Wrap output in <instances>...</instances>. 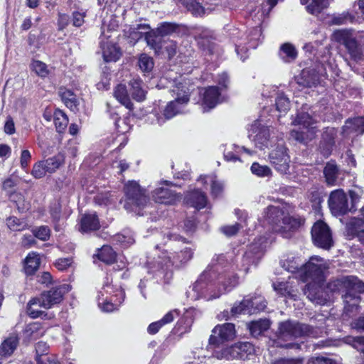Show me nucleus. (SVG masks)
<instances>
[{
    "label": "nucleus",
    "instance_id": "f257e3e1",
    "mask_svg": "<svg viewBox=\"0 0 364 364\" xmlns=\"http://www.w3.org/2000/svg\"><path fill=\"white\" fill-rule=\"evenodd\" d=\"M234 253L221 254L200 274L196 282L190 286L186 294L192 301L204 299L207 301L219 298L221 294L231 291L238 284V277L234 273L238 269L247 273L242 267V262L236 264Z\"/></svg>",
    "mask_w": 364,
    "mask_h": 364
},
{
    "label": "nucleus",
    "instance_id": "f03ea898",
    "mask_svg": "<svg viewBox=\"0 0 364 364\" xmlns=\"http://www.w3.org/2000/svg\"><path fill=\"white\" fill-rule=\"evenodd\" d=\"M284 218L286 215L279 207L269 205L264 210L257 226V232L261 235L247 246L242 257V267L245 271L249 270L250 266L257 264L274 239L273 232H281L287 230Z\"/></svg>",
    "mask_w": 364,
    "mask_h": 364
},
{
    "label": "nucleus",
    "instance_id": "7ed1b4c3",
    "mask_svg": "<svg viewBox=\"0 0 364 364\" xmlns=\"http://www.w3.org/2000/svg\"><path fill=\"white\" fill-rule=\"evenodd\" d=\"M327 289L331 292H341L345 304L343 318H352L358 311L360 294L364 293V283L355 276L342 277L329 282Z\"/></svg>",
    "mask_w": 364,
    "mask_h": 364
},
{
    "label": "nucleus",
    "instance_id": "20e7f679",
    "mask_svg": "<svg viewBox=\"0 0 364 364\" xmlns=\"http://www.w3.org/2000/svg\"><path fill=\"white\" fill-rule=\"evenodd\" d=\"M195 248L193 245L186 246L180 252H175L171 259L167 251L159 252L157 258L147 262L148 273L153 275L157 282L168 283L172 278L171 267L178 266L189 262L193 256Z\"/></svg>",
    "mask_w": 364,
    "mask_h": 364
},
{
    "label": "nucleus",
    "instance_id": "39448f33",
    "mask_svg": "<svg viewBox=\"0 0 364 364\" xmlns=\"http://www.w3.org/2000/svg\"><path fill=\"white\" fill-rule=\"evenodd\" d=\"M281 265L285 270L296 274L302 282H308L309 279L321 281L323 271L326 269L323 259L318 256L311 257L304 263L301 257L291 254L286 259L281 261Z\"/></svg>",
    "mask_w": 364,
    "mask_h": 364
},
{
    "label": "nucleus",
    "instance_id": "423d86ee",
    "mask_svg": "<svg viewBox=\"0 0 364 364\" xmlns=\"http://www.w3.org/2000/svg\"><path fill=\"white\" fill-rule=\"evenodd\" d=\"M305 336L316 337L317 329L307 324L287 320L279 323L274 343L281 348L298 349L301 348V344L294 341Z\"/></svg>",
    "mask_w": 364,
    "mask_h": 364
},
{
    "label": "nucleus",
    "instance_id": "0eeeda50",
    "mask_svg": "<svg viewBox=\"0 0 364 364\" xmlns=\"http://www.w3.org/2000/svg\"><path fill=\"white\" fill-rule=\"evenodd\" d=\"M192 90L190 80L182 76L180 77L179 80L174 81L173 85L171 87V92L175 100L166 105L161 116H159V114L155 115L158 124H162L166 120L182 113L184 107L189 102L190 94Z\"/></svg>",
    "mask_w": 364,
    "mask_h": 364
},
{
    "label": "nucleus",
    "instance_id": "6e6552de",
    "mask_svg": "<svg viewBox=\"0 0 364 364\" xmlns=\"http://www.w3.org/2000/svg\"><path fill=\"white\" fill-rule=\"evenodd\" d=\"M230 36L235 45L237 55L242 61L247 58L249 49H255L263 39L260 26L251 28L246 32L238 28H233Z\"/></svg>",
    "mask_w": 364,
    "mask_h": 364
},
{
    "label": "nucleus",
    "instance_id": "1a4fd4ad",
    "mask_svg": "<svg viewBox=\"0 0 364 364\" xmlns=\"http://www.w3.org/2000/svg\"><path fill=\"white\" fill-rule=\"evenodd\" d=\"M267 307V301L262 295H249L245 296L239 303L235 302L230 311H224L223 318L228 320L230 316H236L240 314H254L264 311Z\"/></svg>",
    "mask_w": 364,
    "mask_h": 364
},
{
    "label": "nucleus",
    "instance_id": "9d476101",
    "mask_svg": "<svg viewBox=\"0 0 364 364\" xmlns=\"http://www.w3.org/2000/svg\"><path fill=\"white\" fill-rule=\"evenodd\" d=\"M124 191L126 196L124 207L127 210H141L146 207L149 201L146 189L141 188L135 181H129L124 186Z\"/></svg>",
    "mask_w": 364,
    "mask_h": 364
},
{
    "label": "nucleus",
    "instance_id": "9b49d317",
    "mask_svg": "<svg viewBox=\"0 0 364 364\" xmlns=\"http://www.w3.org/2000/svg\"><path fill=\"white\" fill-rule=\"evenodd\" d=\"M328 110V107L321 108V105H316L312 109L304 106L298 112L293 124L301 125L303 127V129L308 131L310 127L313 128L311 126L317 122L318 119L325 121L326 119V114Z\"/></svg>",
    "mask_w": 364,
    "mask_h": 364
},
{
    "label": "nucleus",
    "instance_id": "f8f14e48",
    "mask_svg": "<svg viewBox=\"0 0 364 364\" xmlns=\"http://www.w3.org/2000/svg\"><path fill=\"white\" fill-rule=\"evenodd\" d=\"M149 30L150 26L148 24H137L129 28L128 37L135 42L144 37L149 46L154 49L156 53L160 52L162 49L161 38L156 36V32Z\"/></svg>",
    "mask_w": 364,
    "mask_h": 364
},
{
    "label": "nucleus",
    "instance_id": "ddd939ff",
    "mask_svg": "<svg viewBox=\"0 0 364 364\" xmlns=\"http://www.w3.org/2000/svg\"><path fill=\"white\" fill-rule=\"evenodd\" d=\"M333 37L336 42L345 46L353 60L358 61L362 59V48L350 31L338 30L333 33Z\"/></svg>",
    "mask_w": 364,
    "mask_h": 364
},
{
    "label": "nucleus",
    "instance_id": "4468645a",
    "mask_svg": "<svg viewBox=\"0 0 364 364\" xmlns=\"http://www.w3.org/2000/svg\"><path fill=\"white\" fill-rule=\"evenodd\" d=\"M171 186H173V183L171 181H161L157 186L151 192V198L157 203L165 205L175 204L181 199V196L169 188Z\"/></svg>",
    "mask_w": 364,
    "mask_h": 364
},
{
    "label": "nucleus",
    "instance_id": "2eb2a0df",
    "mask_svg": "<svg viewBox=\"0 0 364 364\" xmlns=\"http://www.w3.org/2000/svg\"><path fill=\"white\" fill-rule=\"evenodd\" d=\"M324 282V270L323 271V278L317 282L316 279H309L304 290V294L313 303L324 305L330 299V296L322 286Z\"/></svg>",
    "mask_w": 364,
    "mask_h": 364
},
{
    "label": "nucleus",
    "instance_id": "dca6fc26",
    "mask_svg": "<svg viewBox=\"0 0 364 364\" xmlns=\"http://www.w3.org/2000/svg\"><path fill=\"white\" fill-rule=\"evenodd\" d=\"M271 164L281 174L289 173L290 156L287 153V147L282 143L271 151L269 154Z\"/></svg>",
    "mask_w": 364,
    "mask_h": 364
},
{
    "label": "nucleus",
    "instance_id": "f3484780",
    "mask_svg": "<svg viewBox=\"0 0 364 364\" xmlns=\"http://www.w3.org/2000/svg\"><path fill=\"white\" fill-rule=\"evenodd\" d=\"M71 286L68 284H59L51 287L48 291H43L41 295V302L44 309H50L53 306L60 304L64 295L69 292Z\"/></svg>",
    "mask_w": 364,
    "mask_h": 364
},
{
    "label": "nucleus",
    "instance_id": "a211bd4d",
    "mask_svg": "<svg viewBox=\"0 0 364 364\" xmlns=\"http://www.w3.org/2000/svg\"><path fill=\"white\" fill-rule=\"evenodd\" d=\"M311 236L314 245L328 250L333 245V239L328 226L323 221L316 222L311 229Z\"/></svg>",
    "mask_w": 364,
    "mask_h": 364
},
{
    "label": "nucleus",
    "instance_id": "6ab92c4d",
    "mask_svg": "<svg viewBox=\"0 0 364 364\" xmlns=\"http://www.w3.org/2000/svg\"><path fill=\"white\" fill-rule=\"evenodd\" d=\"M328 205L336 215H343L349 211H353V205L349 207L347 195L342 189H337L331 193Z\"/></svg>",
    "mask_w": 364,
    "mask_h": 364
},
{
    "label": "nucleus",
    "instance_id": "aec40b11",
    "mask_svg": "<svg viewBox=\"0 0 364 364\" xmlns=\"http://www.w3.org/2000/svg\"><path fill=\"white\" fill-rule=\"evenodd\" d=\"M248 136L256 147L261 150L264 149L268 147L270 141L269 127L256 121L251 125Z\"/></svg>",
    "mask_w": 364,
    "mask_h": 364
},
{
    "label": "nucleus",
    "instance_id": "412c9836",
    "mask_svg": "<svg viewBox=\"0 0 364 364\" xmlns=\"http://www.w3.org/2000/svg\"><path fill=\"white\" fill-rule=\"evenodd\" d=\"M235 336V325L232 323H225L217 325L212 331V335L209 338L210 346H219L225 341L232 340Z\"/></svg>",
    "mask_w": 364,
    "mask_h": 364
},
{
    "label": "nucleus",
    "instance_id": "4be33fe9",
    "mask_svg": "<svg viewBox=\"0 0 364 364\" xmlns=\"http://www.w3.org/2000/svg\"><path fill=\"white\" fill-rule=\"evenodd\" d=\"M113 26L111 23L102 27V35L100 36V48L104 61L112 62L114 60V41L112 38Z\"/></svg>",
    "mask_w": 364,
    "mask_h": 364
},
{
    "label": "nucleus",
    "instance_id": "5701e85b",
    "mask_svg": "<svg viewBox=\"0 0 364 364\" xmlns=\"http://www.w3.org/2000/svg\"><path fill=\"white\" fill-rule=\"evenodd\" d=\"M323 174L328 186H339L343 183L346 172L335 161L331 160L326 164Z\"/></svg>",
    "mask_w": 364,
    "mask_h": 364
},
{
    "label": "nucleus",
    "instance_id": "b1692460",
    "mask_svg": "<svg viewBox=\"0 0 364 364\" xmlns=\"http://www.w3.org/2000/svg\"><path fill=\"white\" fill-rule=\"evenodd\" d=\"M341 134L344 138H354L364 134V117L348 118L342 127Z\"/></svg>",
    "mask_w": 364,
    "mask_h": 364
},
{
    "label": "nucleus",
    "instance_id": "393cba45",
    "mask_svg": "<svg viewBox=\"0 0 364 364\" xmlns=\"http://www.w3.org/2000/svg\"><path fill=\"white\" fill-rule=\"evenodd\" d=\"M337 130L333 127H327L322 133L319 144V150L323 156H329L335 146Z\"/></svg>",
    "mask_w": 364,
    "mask_h": 364
},
{
    "label": "nucleus",
    "instance_id": "a878e982",
    "mask_svg": "<svg viewBox=\"0 0 364 364\" xmlns=\"http://www.w3.org/2000/svg\"><path fill=\"white\" fill-rule=\"evenodd\" d=\"M222 100V93L218 86H210L205 89L203 97V112H208L214 108L218 104L220 103Z\"/></svg>",
    "mask_w": 364,
    "mask_h": 364
},
{
    "label": "nucleus",
    "instance_id": "bb28decb",
    "mask_svg": "<svg viewBox=\"0 0 364 364\" xmlns=\"http://www.w3.org/2000/svg\"><path fill=\"white\" fill-rule=\"evenodd\" d=\"M321 75L315 69L305 68L296 77L297 83L303 87H315L321 82Z\"/></svg>",
    "mask_w": 364,
    "mask_h": 364
},
{
    "label": "nucleus",
    "instance_id": "cd10ccee",
    "mask_svg": "<svg viewBox=\"0 0 364 364\" xmlns=\"http://www.w3.org/2000/svg\"><path fill=\"white\" fill-rule=\"evenodd\" d=\"M242 152H245L248 155H252L255 154V151L251 149H249L243 146H240L233 144L230 147L225 149L223 154L224 159L228 162H242V158L240 156Z\"/></svg>",
    "mask_w": 364,
    "mask_h": 364
},
{
    "label": "nucleus",
    "instance_id": "c85d7f7f",
    "mask_svg": "<svg viewBox=\"0 0 364 364\" xmlns=\"http://www.w3.org/2000/svg\"><path fill=\"white\" fill-rule=\"evenodd\" d=\"M19 343V338L16 333H11L5 338L0 345V357L9 358L17 348Z\"/></svg>",
    "mask_w": 364,
    "mask_h": 364
},
{
    "label": "nucleus",
    "instance_id": "c756f323",
    "mask_svg": "<svg viewBox=\"0 0 364 364\" xmlns=\"http://www.w3.org/2000/svg\"><path fill=\"white\" fill-rule=\"evenodd\" d=\"M179 314L178 309L168 311L161 319L150 323L147 328V332L151 335L156 334L164 326L171 323L176 318L178 317Z\"/></svg>",
    "mask_w": 364,
    "mask_h": 364
},
{
    "label": "nucleus",
    "instance_id": "7c9ffc66",
    "mask_svg": "<svg viewBox=\"0 0 364 364\" xmlns=\"http://www.w3.org/2000/svg\"><path fill=\"white\" fill-rule=\"evenodd\" d=\"M186 203L197 210L202 209L207 204L205 194L198 189L188 192L185 198Z\"/></svg>",
    "mask_w": 364,
    "mask_h": 364
},
{
    "label": "nucleus",
    "instance_id": "2f4dec72",
    "mask_svg": "<svg viewBox=\"0 0 364 364\" xmlns=\"http://www.w3.org/2000/svg\"><path fill=\"white\" fill-rule=\"evenodd\" d=\"M59 95L62 101L68 108L74 112L78 110L80 101L76 95L72 90L60 87L59 89Z\"/></svg>",
    "mask_w": 364,
    "mask_h": 364
},
{
    "label": "nucleus",
    "instance_id": "473e14b6",
    "mask_svg": "<svg viewBox=\"0 0 364 364\" xmlns=\"http://www.w3.org/2000/svg\"><path fill=\"white\" fill-rule=\"evenodd\" d=\"M129 85L132 98L139 102L144 101L147 91L143 81L139 78H134L130 81Z\"/></svg>",
    "mask_w": 364,
    "mask_h": 364
},
{
    "label": "nucleus",
    "instance_id": "72a5a7b5",
    "mask_svg": "<svg viewBox=\"0 0 364 364\" xmlns=\"http://www.w3.org/2000/svg\"><path fill=\"white\" fill-rule=\"evenodd\" d=\"M100 222L96 214H85L80 220V231L90 232L99 229Z\"/></svg>",
    "mask_w": 364,
    "mask_h": 364
},
{
    "label": "nucleus",
    "instance_id": "f704fd0d",
    "mask_svg": "<svg viewBox=\"0 0 364 364\" xmlns=\"http://www.w3.org/2000/svg\"><path fill=\"white\" fill-rule=\"evenodd\" d=\"M204 186H210L211 194L217 197L223 189V183L219 181L215 175L200 176L198 181Z\"/></svg>",
    "mask_w": 364,
    "mask_h": 364
},
{
    "label": "nucleus",
    "instance_id": "c9c22d12",
    "mask_svg": "<svg viewBox=\"0 0 364 364\" xmlns=\"http://www.w3.org/2000/svg\"><path fill=\"white\" fill-rule=\"evenodd\" d=\"M272 287L274 290L280 296L296 300V291L289 282L277 281L273 282Z\"/></svg>",
    "mask_w": 364,
    "mask_h": 364
},
{
    "label": "nucleus",
    "instance_id": "e433bc0d",
    "mask_svg": "<svg viewBox=\"0 0 364 364\" xmlns=\"http://www.w3.org/2000/svg\"><path fill=\"white\" fill-rule=\"evenodd\" d=\"M217 348L213 351V356L219 360H234L238 359V351L237 343L226 346L223 348H220L219 346H216Z\"/></svg>",
    "mask_w": 364,
    "mask_h": 364
},
{
    "label": "nucleus",
    "instance_id": "4c0bfd02",
    "mask_svg": "<svg viewBox=\"0 0 364 364\" xmlns=\"http://www.w3.org/2000/svg\"><path fill=\"white\" fill-rule=\"evenodd\" d=\"M279 57L284 63H291L297 58V50L294 45L285 43L280 46Z\"/></svg>",
    "mask_w": 364,
    "mask_h": 364
},
{
    "label": "nucleus",
    "instance_id": "58836bf2",
    "mask_svg": "<svg viewBox=\"0 0 364 364\" xmlns=\"http://www.w3.org/2000/svg\"><path fill=\"white\" fill-rule=\"evenodd\" d=\"M115 98L122 105L124 106L129 111L134 109V105L124 85H118L115 89Z\"/></svg>",
    "mask_w": 364,
    "mask_h": 364
},
{
    "label": "nucleus",
    "instance_id": "ea45409f",
    "mask_svg": "<svg viewBox=\"0 0 364 364\" xmlns=\"http://www.w3.org/2000/svg\"><path fill=\"white\" fill-rule=\"evenodd\" d=\"M129 130V126L126 122L125 119H122L121 118L115 119V131L118 133H120L115 137V141L119 138L120 144L118 146V149H122L124 147L128 141L127 136L124 134Z\"/></svg>",
    "mask_w": 364,
    "mask_h": 364
},
{
    "label": "nucleus",
    "instance_id": "a19ab883",
    "mask_svg": "<svg viewBox=\"0 0 364 364\" xmlns=\"http://www.w3.org/2000/svg\"><path fill=\"white\" fill-rule=\"evenodd\" d=\"M41 308H43L40 297L33 298L27 304L26 311L28 315L33 318H38L43 315L46 316L45 311H41Z\"/></svg>",
    "mask_w": 364,
    "mask_h": 364
},
{
    "label": "nucleus",
    "instance_id": "79ce46f5",
    "mask_svg": "<svg viewBox=\"0 0 364 364\" xmlns=\"http://www.w3.org/2000/svg\"><path fill=\"white\" fill-rule=\"evenodd\" d=\"M40 265V258L36 252L29 253L25 259L24 270L26 274H33Z\"/></svg>",
    "mask_w": 364,
    "mask_h": 364
},
{
    "label": "nucleus",
    "instance_id": "37998d69",
    "mask_svg": "<svg viewBox=\"0 0 364 364\" xmlns=\"http://www.w3.org/2000/svg\"><path fill=\"white\" fill-rule=\"evenodd\" d=\"M269 326L270 323L268 319L253 321L247 325L251 335L254 337L261 335L269 328Z\"/></svg>",
    "mask_w": 364,
    "mask_h": 364
},
{
    "label": "nucleus",
    "instance_id": "c03bdc74",
    "mask_svg": "<svg viewBox=\"0 0 364 364\" xmlns=\"http://www.w3.org/2000/svg\"><path fill=\"white\" fill-rule=\"evenodd\" d=\"M364 229V218H352L346 225L347 233L349 236L357 237L358 238L360 232Z\"/></svg>",
    "mask_w": 364,
    "mask_h": 364
},
{
    "label": "nucleus",
    "instance_id": "a18cd8bd",
    "mask_svg": "<svg viewBox=\"0 0 364 364\" xmlns=\"http://www.w3.org/2000/svg\"><path fill=\"white\" fill-rule=\"evenodd\" d=\"M64 155L59 153L58 154L42 161L48 173H52L59 168V167L64 163Z\"/></svg>",
    "mask_w": 364,
    "mask_h": 364
},
{
    "label": "nucleus",
    "instance_id": "49530a36",
    "mask_svg": "<svg viewBox=\"0 0 364 364\" xmlns=\"http://www.w3.org/2000/svg\"><path fill=\"white\" fill-rule=\"evenodd\" d=\"M193 323V320L191 316H183L178 321L175 326L173 328L174 333L179 336H182L189 332L191 329Z\"/></svg>",
    "mask_w": 364,
    "mask_h": 364
},
{
    "label": "nucleus",
    "instance_id": "de8ad7c7",
    "mask_svg": "<svg viewBox=\"0 0 364 364\" xmlns=\"http://www.w3.org/2000/svg\"><path fill=\"white\" fill-rule=\"evenodd\" d=\"M238 359L247 360L255 354V349L254 346L250 342L237 343Z\"/></svg>",
    "mask_w": 364,
    "mask_h": 364
},
{
    "label": "nucleus",
    "instance_id": "09e8293b",
    "mask_svg": "<svg viewBox=\"0 0 364 364\" xmlns=\"http://www.w3.org/2000/svg\"><path fill=\"white\" fill-rule=\"evenodd\" d=\"M290 101L287 95L283 92L278 91L275 96V107L280 113L286 114L290 109Z\"/></svg>",
    "mask_w": 364,
    "mask_h": 364
},
{
    "label": "nucleus",
    "instance_id": "8fccbe9b",
    "mask_svg": "<svg viewBox=\"0 0 364 364\" xmlns=\"http://www.w3.org/2000/svg\"><path fill=\"white\" fill-rule=\"evenodd\" d=\"M134 242L133 235L130 230H124L122 232L115 235V245L122 248H127Z\"/></svg>",
    "mask_w": 364,
    "mask_h": 364
},
{
    "label": "nucleus",
    "instance_id": "3c124183",
    "mask_svg": "<svg viewBox=\"0 0 364 364\" xmlns=\"http://www.w3.org/2000/svg\"><path fill=\"white\" fill-rule=\"evenodd\" d=\"M193 16H202L205 9L196 0H178Z\"/></svg>",
    "mask_w": 364,
    "mask_h": 364
},
{
    "label": "nucleus",
    "instance_id": "603ef678",
    "mask_svg": "<svg viewBox=\"0 0 364 364\" xmlns=\"http://www.w3.org/2000/svg\"><path fill=\"white\" fill-rule=\"evenodd\" d=\"M6 225L11 231H23L28 229L29 226L25 219L11 216L6 219Z\"/></svg>",
    "mask_w": 364,
    "mask_h": 364
},
{
    "label": "nucleus",
    "instance_id": "864d4df0",
    "mask_svg": "<svg viewBox=\"0 0 364 364\" xmlns=\"http://www.w3.org/2000/svg\"><path fill=\"white\" fill-rule=\"evenodd\" d=\"M97 258L105 264L114 263V250L109 245H103L97 255Z\"/></svg>",
    "mask_w": 364,
    "mask_h": 364
},
{
    "label": "nucleus",
    "instance_id": "5fc2aeb1",
    "mask_svg": "<svg viewBox=\"0 0 364 364\" xmlns=\"http://www.w3.org/2000/svg\"><path fill=\"white\" fill-rule=\"evenodd\" d=\"M24 333L31 339H36L43 333L41 324L38 322L28 323L24 330Z\"/></svg>",
    "mask_w": 364,
    "mask_h": 364
},
{
    "label": "nucleus",
    "instance_id": "6e6d98bb",
    "mask_svg": "<svg viewBox=\"0 0 364 364\" xmlns=\"http://www.w3.org/2000/svg\"><path fill=\"white\" fill-rule=\"evenodd\" d=\"M54 124L58 132H63L68 126V118L60 110H57L54 114Z\"/></svg>",
    "mask_w": 364,
    "mask_h": 364
},
{
    "label": "nucleus",
    "instance_id": "4d7b16f0",
    "mask_svg": "<svg viewBox=\"0 0 364 364\" xmlns=\"http://www.w3.org/2000/svg\"><path fill=\"white\" fill-rule=\"evenodd\" d=\"M329 0H312L311 3L306 6L309 13L317 16L321 11L328 6Z\"/></svg>",
    "mask_w": 364,
    "mask_h": 364
},
{
    "label": "nucleus",
    "instance_id": "13d9d810",
    "mask_svg": "<svg viewBox=\"0 0 364 364\" xmlns=\"http://www.w3.org/2000/svg\"><path fill=\"white\" fill-rule=\"evenodd\" d=\"M31 68L41 77H46L49 73L47 65L41 60H33Z\"/></svg>",
    "mask_w": 364,
    "mask_h": 364
},
{
    "label": "nucleus",
    "instance_id": "bf43d9fd",
    "mask_svg": "<svg viewBox=\"0 0 364 364\" xmlns=\"http://www.w3.org/2000/svg\"><path fill=\"white\" fill-rule=\"evenodd\" d=\"M138 63L140 69L144 73H150L154 65L153 58L145 53L140 55Z\"/></svg>",
    "mask_w": 364,
    "mask_h": 364
},
{
    "label": "nucleus",
    "instance_id": "052dcab7",
    "mask_svg": "<svg viewBox=\"0 0 364 364\" xmlns=\"http://www.w3.org/2000/svg\"><path fill=\"white\" fill-rule=\"evenodd\" d=\"M250 170L254 175L259 177H266L272 174L270 168L266 165H260L257 162L252 164Z\"/></svg>",
    "mask_w": 364,
    "mask_h": 364
},
{
    "label": "nucleus",
    "instance_id": "680f3d73",
    "mask_svg": "<svg viewBox=\"0 0 364 364\" xmlns=\"http://www.w3.org/2000/svg\"><path fill=\"white\" fill-rule=\"evenodd\" d=\"M304 218L301 217H289L286 215L284 218V226L287 229H297L300 228L304 223Z\"/></svg>",
    "mask_w": 364,
    "mask_h": 364
},
{
    "label": "nucleus",
    "instance_id": "e2e57ef3",
    "mask_svg": "<svg viewBox=\"0 0 364 364\" xmlns=\"http://www.w3.org/2000/svg\"><path fill=\"white\" fill-rule=\"evenodd\" d=\"M32 232L34 237L41 240V241H47L50 237V230L46 225H42L38 228L33 229Z\"/></svg>",
    "mask_w": 364,
    "mask_h": 364
},
{
    "label": "nucleus",
    "instance_id": "0e129e2a",
    "mask_svg": "<svg viewBox=\"0 0 364 364\" xmlns=\"http://www.w3.org/2000/svg\"><path fill=\"white\" fill-rule=\"evenodd\" d=\"M176 29V25L171 23H164L161 25L159 28L157 29L158 36L161 38V36H167L173 32H174ZM161 44H162V41L161 40ZM163 46V45H161Z\"/></svg>",
    "mask_w": 364,
    "mask_h": 364
},
{
    "label": "nucleus",
    "instance_id": "69168bd1",
    "mask_svg": "<svg viewBox=\"0 0 364 364\" xmlns=\"http://www.w3.org/2000/svg\"><path fill=\"white\" fill-rule=\"evenodd\" d=\"M46 173H48V171L46 170L45 166L42 161H40L33 165L31 174L34 178H41L46 175Z\"/></svg>",
    "mask_w": 364,
    "mask_h": 364
},
{
    "label": "nucleus",
    "instance_id": "338daca9",
    "mask_svg": "<svg viewBox=\"0 0 364 364\" xmlns=\"http://www.w3.org/2000/svg\"><path fill=\"white\" fill-rule=\"evenodd\" d=\"M242 227L243 225L241 223H236L233 225L223 226L220 228V230L225 235L231 237L236 235Z\"/></svg>",
    "mask_w": 364,
    "mask_h": 364
},
{
    "label": "nucleus",
    "instance_id": "774afa93",
    "mask_svg": "<svg viewBox=\"0 0 364 364\" xmlns=\"http://www.w3.org/2000/svg\"><path fill=\"white\" fill-rule=\"evenodd\" d=\"M111 79L112 74L110 73H106V71L104 70L101 81L97 84V88L99 90H109L110 88Z\"/></svg>",
    "mask_w": 364,
    "mask_h": 364
}]
</instances>
